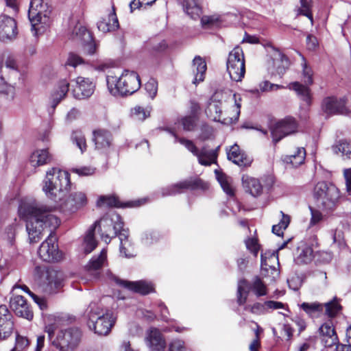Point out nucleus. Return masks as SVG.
I'll use <instances>...</instances> for the list:
<instances>
[{
    "label": "nucleus",
    "instance_id": "nucleus-60",
    "mask_svg": "<svg viewBox=\"0 0 351 351\" xmlns=\"http://www.w3.org/2000/svg\"><path fill=\"white\" fill-rule=\"evenodd\" d=\"M182 123L183 128L187 131H191L195 128V120L193 117L189 116L182 119Z\"/></svg>",
    "mask_w": 351,
    "mask_h": 351
},
{
    "label": "nucleus",
    "instance_id": "nucleus-61",
    "mask_svg": "<svg viewBox=\"0 0 351 351\" xmlns=\"http://www.w3.org/2000/svg\"><path fill=\"white\" fill-rule=\"evenodd\" d=\"M266 305L259 302L254 304L252 306H247L245 307V310H249L252 313L254 314H262L264 313L265 306Z\"/></svg>",
    "mask_w": 351,
    "mask_h": 351
},
{
    "label": "nucleus",
    "instance_id": "nucleus-47",
    "mask_svg": "<svg viewBox=\"0 0 351 351\" xmlns=\"http://www.w3.org/2000/svg\"><path fill=\"white\" fill-rule=\"evenodd\" d=\"M301 8L298 9V14L306 16L308 17L311 23L313 24V18L311 12L312 1L300 0Z\"/></svg>",
    "mask_w": 351,
    "mask_h": 351
},
{
    "label": "nucleus",
    "instance_id": "nucleus-56",
    "mask_svg": "<svg viewBox=\"0 0 351 351\" xmlns=\"http://www.w3.org/2000/svg\"><path fill=\"white\" fill-rule=\"evenodd\" d=\"M319 332L322 337H330L336 335L334 328L329 323L323 324L319 328Z\"/></svg>",
    "mask_w": 351,
    "mask_h": 351
},
{
    "label": "nucleus",
    "instance_id": "nucleus-41",
    "mask_svg": "<svg viewBox=\"0 0 351 351\" xmlns=\"http://www.w3.org/2000/svg\"><path fill=\"white\" fill-rule=\"evenodd\" d=\"M14 328V322L8 317H0V339H5L9 337Z\"/></svg>",
    "mask_w": 351,
    "mask_h": 351
},
{
    "label": "nucleus",
    "instance_id": "nucleus-50",
    "mask_svg": "<svg viewBox=\"0 0 351 351\" xmlns=\"http://www.w3.org/2000/svg\"><path fill=\"white\" fill-rule=\"evenodd\" d=\"M220 22V18L217 15L204 16L201 19V23L204 28L217 27Z\"/></svg>",
    "mask_w": 351,
    "mask_h": 351
},
{
    "label": "nucleus",
    "instance_id": "nucleus-4",
    "mask_svg": "<svg viewBox=\"0 0 351 351\" xmlns=\"http://www.w3.org/2000/svg\"><path fill=\"white\" fill-rule=\"evenodd\" d=\"M313 195L319 206L326 212L333 211L340 197L339 189L333 184L326 182L317 183Z\"/></svg>",
    "mask_w": 351,
    "mask_h": 351
},
{
    "label": "nucleus",
    "instance_id": "nucleus-39",
    "mask_svg": "<svg viewBox=\"0 0 351 351\" xmlns=\"http://www.w3.org/2000/svg\"><path fill=\"white\" fill-rule=\"evenodd\" d=\"M306 158V150L304 147H297L290 155L285 158V161L297 167L303 164Z\"/></svg>",
    "mask_w": 351,
    "mask_h": 351
},
{
    "label": "nucleus",
    "instance_id": "nucleus-59",
    "mask_svg": "<svg viewBox=\"0 0 351 351\" xmlns=\"http://www.w3.org/2000/svg\"><path fill=\"white\" fill-rule=\"evenodd\" d=\"M245 245L247 248L254 254V256H257L258 252L259 250V245L255 239H248L245 241Z\"/></svg>",
    "mask_w": 351,
    "mask_h": 351
},
{
    "label": "nucleus",
    "instance_id": "nucleus-23",
    "mask_svg": "<svg viewBox=\"0 0 351 351\" xmlns=\"http://www.w3.org/2000/svg\"><path fill=\"white\" fill-rule=\"evenodd\" d=\"M227 156L229 160L232 161L239 167H249L252 162V158L242 152L237 144L230 147L227 152Z\"/></svg>",
    "mask_w": 351,
    "mask_h": 351
},
{
    "label": "nucleus",
    "instance_id": "nucleus-18",
    "mask_svg": "<svg viewBox=\"0 0 351 351\" xmlns=\"http://www.w3.org/2000/svg\"><path fill=\"white\" fill-rule=\"evenodd\" d=\"M95 85L93 82L86 77H77L75 79V86L73 90L76 99H84L90 97L95 91Z\"/></svg>",
    "mask_w": 351,
    "mask_h": 351
},
{
    "label": "nucleus",
    "instance_id": "nucleus-64",
    "mask_svg": "<svg viewBox=\"0 0 351 351\" xmlns=\"http://www.w3.org/2000/svg\"><path fill=\"white\" fill-rule=\"evenodd\" d=\"M84 62L83 59L78 55L75 53H70L67 60V64L75 67Z\"/></svg>",
    "mask_w": 351,
    "mask_h": 351
},
{
    "label": "nucleus",
    "instance_id": "nucleus-36",
    "mask_svg": "<svg viewBox=\"0 0 351 351\" xmlns=\"http://www.w3.org/2000/svg\"><path fill=\"white\" fill-rule=\"evenodd\" d=\"M69 90V83L66 80H60L57 88L52 95V107L53 108L63 99Z\"/></svg>",
    "mask_w": 351,
    "mask_h": 351
},
{
    "label": "nucleus",
    "instance_id": "nucleus-9",
    "mask_svg": "<svg viewBox=\"0 0 351 351\" xmlns=\"http://www.w3.org/2000/svg\"><path fill=\"white\" fill-rule=\"evenodd\" d=\"M300 308L309 316L317 317L321 315H325L328 317H334L341 311V306L336 300H333L325 304L317 302H303Z\"/></svg>",
    "mask_w": 351,
    "mask_h": 351
},
{
    "label": "nucleus",
    "instance_id": "nucleus-22",
    "mask_svg": "<svg viewBox=\"0 0 351 351\" xmlns=\"http://www.w3.org/2000/svg\"><path fill=\"white\" fill-rule=\"evenodd\" d=\"M331 150L342 161L351 165V140L343 138L335 141L331 146Z\"/></svg>",
    "mask_w": 351,
    "mask_h": 351
},
{
    "label": "nucleus",
    "instance_id": "nucleus-10",
    "mask_svg": "<svg viewBox=\"0 0 351 351\" xmlns=\"http://www.w3.org/2000/svg\"><path fill=\"white\" fill-rule=\"evenodd\" d=\"M51 10L47 3L43 0H31L28 10V18L32 24V29L39 30L36 26L39 24H47L49 22Z\"/></svg>",
    "mask_w": 351,
    "mask_h": 351
},
{
    "label": "nucleus",
    "instance_id": "nucleus-54",
    "mask_svg": "<svg viewBox=\"0 0 351 351\" xmlns=\"http://www.w3.org/2000/svg\"><path fill=\"white\" fill-rule=\"evenodd\" d=\"M145 88L149 97L152 99H154L156 96L158 91L157 81L154 78L149 79V80L145 84Z\"/></svg>",
    "mask_w": 351,
    "mask_h": 351
},
{
    "label": "nucleus",
    "instance_id": "nucleus-7",
    "mask_svg": "<svg viewBox=\"0 0 351 351\" xmlns=\"http://www.w3.org/2000/svg\"><path fill=\"white\" fill-rule=\"evenodd\" d=\"M227 71L232 80L241 82L245 76V65L243 49L237 46L228 54Z\"/></svg>",
    "mask_w": 351,
    "mask_h": 351
},
{
    "label": "nucleus",
    "instance_id": "nucleus-8",
    "mask_svg": "<svg viewBox=\"0 0 351 351\" xmlns=\"http://www.w3.org/2000/svg\"><path fill=\"white\" fill-rule=\"evenodd\" d=\"M81 330L76 327L61 330L52 342L59 351H73L80 343Z\"/></svg>",
    "mask_w": 351,
    "mask_h": 351
},
{
    "label": "nucleus",
    "instance_id": "nucleus-34",
    "mask_svg": "<svg viewBox=\"0 0 351 351\" xmlns=\"http://www.w3.org/2000/svg\"><path fill=\"white\" fill-rule=\"evenodd\" d=\"M169 132L175 137V142H179L180 144L183 145L189 152H191L194 156L197 157L198 162L201 165H208V162H204L202 159V156L204 154V153H199L200 151L198 150L197 147L193 143V142L191 140H188L184 138H179L173 132L169 130Z\"/></svg>",
    "mask_w": 351,
    "mask_h": 351
},
{
    "label": "nucleus",
    "instance_id": "nucleus-46",
    "mask_svg": "<svg viewBox=\"0 0 351 351\" xmlns=\"http://www.w3.org/2000/svg\"><path fill=\"white\" fill-rule=\"evenodd\" d=\"M252 289L258 297L265 295L267 293L265 283L258 276L254 278L252 284Z\"/></svg>",
    "mask_w": 351,
    "mask_h": 351
},
{
    "label": "nucleus",
    "instance_id": "nucleus-20",
    "mask_svg": "<svg viewBox=\"0 0 351 351\" xmlns=\"http://www.w3.org/2000/svg\"><path fill=\"white\" fill-rule=\"evenodd\" d=\"M93 141L96 149L106 152L112 146L113 138L110 131L105 129H97L93 132Z\"/></svg>",
    "mask_w": 351,
    "mask_h": 351
},
{
    "label": "nucleus",
    "instance_id": "nucleus-21",
    "mask_svg": "<svg viewBox=\"0 0 351 351\" xmlns=\"http://www.w3.org/2000/svg\"><path fill=\"white\" fill-rule=\"evenodd\" d=\"M18 34L15 20L6 15L0 16V36L3 39L13 40Z\"/></svg>",
    "mask_w": 351,
    "mask_h": 351
},
{
    "label": "nucleus",
    "instance_id": "nucleus-26",
    "mask_svg": "<svg viewBox=\"0 0 351 351\" xmlns=\"http://www.w3.org/2000/svg\"><path fill=\"white\" fill-rule=\"evenodd\" d=\"M147 339L148 341V346L151 351L165 350L166 346L165 341L158 329H151Z\"/></svg>",
    "mask_w": 351,
    "mask_h": 351
},
{
    "label": "nucleus",
    "instance_id": "nucleus-48",
    "mask_svg": "<svg viewBox=\"0 0 351 351\" xmlns=\"http://www.w3.org/2000/svg\"><path fill=\"white\" fill-rule=\"evenodd\" d=\"M3 66L12 70H17V64L13 56L8 53L3 54L0 69H2Z\"/></svg>",
    "mask_w": 351,
    "mask_h": 351
},
{
    "label": "nucleus",
    "instance_id": "nucleus-38",
    "mask_svg": "<svg viewBox=\"0 0 351 351\" xmlns=\"http://www.w3.org/2000/svg\"><path fill=\"white\" fill-rule=\"evenodd\" d=\"M306 86L307 85H303L298 82H295L290 84L291 88L295 91L300 99L303 101L306 106H310L311 104V90Z\"/></svg>",
    "mask_w": 351,
    "mask_h": 351
},
{
    "label": "nucleus",
    "instance_id": "nucleus-51",
    "mask_svg": "<svg viewBox=\"0 0 351 351\" xmlns=\"http://www.w3.org/2000/svg\"><path fill=\"white\" fill-rule=\"evenodd\" d=\"M303 62L302 64V76H303V80L306 85H311L313 82V71L311 67H309L304 59V57H302Z\"/></svg>",
    "mask_w": 351,
    "mask_h": 351
},
{
    "label": "nucleus",
    "instance_id": "nucleus-31",
    "mask_svg": "<svg viewBox=\"0 0 351 351\" xmlns=\"http://www.w3.org/2000/svg\"><path fill=\"white\" fill-rule=\"evenodd\" d=\"M52 160V156L48 149H43L36 150L30 156L29 162L32 166L36 167L49 163Z\"/></svg>",
    "mask_w": 351,
    "mask_h": 351
},
{
    "label": "nucleus",
    "instance_id": "nucleus-1",
    "mask_svg": "<svg viewBox=\"0 0 351 351\" xmlns=\"http://www.w3.org/2000/svg\"><path fill=\"white\" fill-rule=\"evenodd\" d=\"M51 206L38 203H24L19 208V216L26 221V230L30 243H37L45 232L47 238L38 249L40 258L46 262H57L62 259V253L58 249L54 230L60 224L59 219L52 215Z\"/></svg>",
    "mask_w": 351,
    "mask_h": 351
},
{
    "label": "nucleus",
    "instance_id": "nucleus-29",
    "mask_svg": "<svg viewBox=\"0 0 351 351\" xmlns=\"http://www.w3.org/2000/svg\"><path fill=\"white\" fill-rule=\"evenodd\" d=\"M242 184L246 192L256 197L261 194L263 186L256 178L245 175L242 177Z\"/></svg>",
    "mask_w": 351,
    "mask_h": 351
},
{
    "label": "nucleus",
    "instance_id": "nucleus-55",
    "mask_svg": "<svg viewBox=\"0 0 351 351\" xmlns=\"http://www.w3.org/2000/svg\"><path fill=\"white\" fill-rule=\"evenodd\" d=\"M322 343L326 348H332L339 345V340L337 334L330 337H322Z\"/></svg>",
    "mask_w": 351,
    "mask_h": 351
},
{
    "label": "nucleus",
    "instance_id": "nucleus-33",
    "mask_svg": "<svg viewBox=\"0 0 351 351\" xmlns=\"http://www.w3.org/2000/svg\"><path fill=\"white\" fill-rule=\"evenodd\" d=\"M216 178L220 184L223 191L229 196L234 195V189L233 186V180L231 177L227 176L219 170L215 171Z\"/></svg>",
    "mask_w": 351,
    "mask_h": 351
},
{
    "label": "nucleus",
    "instance_id": "nucleus-43",
    "mask_svg": "<svg viewBox=\"0 0 351 351\" xmlns=\"http://www.w3.org/2000/svg\"><path fill=\"white\" fill-rule=\"evenodd\" d=\"M205 112L208 117L214 121H219L220 114L221 113V108L219 102L210 101L206 110Z\"/></svg>",
    "mask_w": 351,
    "mask_h": 351
},
{
    "label": "nucleus",
    "instance_id": "nucleus-19",
    "mask_svg": "<svg viewBox=\"0 0 351 351\" xmlns=\"http://www.w3.org/2000/svg\"><path fill=\"white\" fill-rule=\"evenodd\" d=\"M10 307L17 316L27 320L32 319L33 312L23 296L14 295L12 297L10 300Z\"/></svg>",
    "mask_w": 351,
    "mask_h": 351
},
{
    "label": "nucleus",
    "instance_id": "nucleus-35",
    "mask_svg": "<svg viewBox=\"0 0 351 351\" xmlns=\"http://www.w3.org/2000/svg\"><path fill=\"white\" fill-rule=\"evenodd\" d=\"M99 30L103 32L114 31L119 28V21L114 11L109 14L108 19H102L97 23Z\"/></svg>",
    "mask_w": 351,
    "mask_h": 351
},
{
    "label": "nucleus",
    "instance_id": "nucleus-27",
    "mask_svg": "<svg viewBox=\"0 0 351 351\" xmlns=\"http://www.w3.org/2000/svg\"><path fill=\"white\" fill-rule=\"evenodd\" d=\"M192 66L194 74V78L192 82L193 84L197 85L204 80L207 69L206 63L202 58L197 56L193 59Z\"/></svg>",
    "mask_w": 351,
    "mask_h": 351
},
{
    "label": "nucleus",
    "instance_id": "nucleus-16",
    "mask_svg": "<svg viewBox=\"0 0 351 351\" xmlns=\"http://www.w3.org/2000/svg\"><path fill=\"white\" fill-rule=\"evenodd\" d=\"M261 258L262 276L269 281V284L275 282L279 277L280 272L274 266L269 265L267 262V259L268 258L269 261L271 260H276L278 261V250L269 252L268 254L267 253L261 254Z\"/></svg>",
    "mask_w": 351,
    "mask_h": 351
},
{
    "label": "nucleus",
    "instance_id": "nucleus-45",
    "mask_svg": "<svg viewBox=\"0 0 351 351\" xmlns=\"http://www.w3.org/2000/svg\"><path fill=\"white\" fill-rule=\"evenodd\" d=\"M97 205L99 207L104 206L114 207L121 206L119 200L114 195H101L97 202Z\"/></svg>",
    "mask_w": 351,
    "mask_h": 351
},
{
    "label": "nucleus",
    "instance_id": "nucleus-30",
    "mask_svg": "<svg viewBox=\"0 0 351 351\" xmlns=\"http://www.w3.org/2000/svg\"><path fill=\"white\" fill-rule=\"evenodd\" d=\"M120 240V253L126 258L134 256V248L132 243L129 241L128 230L123 229L119 232L117 236Z\"/></svg>",
    "mask_w": 351,
    "mask_h": 351
},
{
    "label": "nucleus",
    "instance_id": "nucleus-15",
    "mask_svg": "<svg viewBox=\"0 0 351 351\" xmlns=\"http://www.w3.org/2000/svg\"><path fill=\"white\" fill-rule=\"evenodd\" d=\"M72 38L79 39L84 43V51L88 55H93L96 53L97 45L93 40L91 34L82 26L77 24L72 32Z\"/></svg>",
    "mask_w": 351,
    "mask_h": 351
},
{
    "label": "nucleus",
    "instance_id": "nucleus-3",
    "mask_svg": "<svg viewBox=\"0 0 351 351\" xmlns=\"http://www.w3.org/2000/svg\"><path fill=\"white\" fill-rule=\"evenodd\" d=\"M106 82L110 93L113 95H132L141 87L140 77L134 71H125L119 78L107 75Z\"/></svg>",
    "mask_w": 351,
    "mask_h": 351
},
{
    "label": "nucleus",
    "instance_id": "nucleus-57",
    "mask_svg": "<svg viewBox=\"0 0 351 351\" xmlns=\"http://www.w3.org/2000/svg\"><path fill=\"white\" fill-rule=\"evenodd\" d=\"M73 172L78 174L80 176H88L95 173V168L92 167H82L73 169Z\"/></svg>",
    "mask_w": 351,
    "mask_h": 351
},
{
    "label": "nucleus",
    "instance_id": "nucleus-49",
    "mask_svg": "<svg viewBox=\"0 0 351 351\" xmlns=\"http://www.w3.org/2000/svg\"><path fill=\"white\" fill-rule=\"evenodd\" d=\"M71 139L74 143L79 147L82 153L86 149V142L84 135L81 131H75L73 132Z\"/></svg>",
    "mask_w": 351,
    "mask_h": 351
},
{
    "label": "nucleus",
    "instance_id": "nucleus-14",
    "mask_svg": "<svg viewBox=\"0 0 351 351\" xmlns=\"http://www.w3.org/2000/svg\"><path fill=\"white\" fill-rule=\"evenodd\" d=\"M40 279L46 290L52 293L62 286L63 274L52 267H46L41 272Z\"/></svg>",
    "mask_w": 351,
    "mask_h": 351
},
{
    "label": "nucleus",
    "instance_id": "nucleus-12",
    "mask_svg": "<svg viewBox=\"0 0 351 351\" xmlns=\"http://www.w3.org/2000/svg\"><path fill=\"white\" fill-rule=\"evenodd\" d=\"M207 188V184L199 178H190L175 184L162 189V196L175 195L181 193L184 190H194L197 189H205Z\"/></svg>",
    "mask_w": 351,
    "mask_h": 351
},
{
    "label": "nucleus",
    "instance_id": "nucleus-52",
    "mask_svg": "<svg viewBox=\"0 0 351 351\" xmlns=\"http://www.w3.org/2000/svg\"><path fill=\"white\" fill-rule=\"evenodd\" d=\"M199 153H204L202 159L206 162H208V165H203L204 166H210L213 163L217 162V149L206 150L202 149Z\"/></svg>",
    "mask_w": 351,
    "mask_h": 351
},
{
    "label": "nucleus",
    "instance_id": "nucleus-13",
    "mask_svg": "<svg viewBox=\"0 0 351 351\" xmlns=\"http://www.w3.org/2000/svg\"><path fill=\"white\" fill-rule=\"evenodd\" d=\"M108 276L110 279L114 281L117 285L120 287L128 289V290L132 291L136 293H141L142 295L148 294L154 291L153 285L144 280L130 282L125 280L120 279L111 272L108 273Z\"/></svg>",
    "mask_w": 351,
    "mask_h": 351
},
{
    "label": "nucleus",
    "instance_id": "nucleus-11",
    "mask_svg": "<svg viewBox=\"0 0 351 351\" xmlns=\"http://www.w3.org/2000/svg\"><path fill=\"white\" fill-rule=\"evenodd\" d=\"M298 122L292 117H287L278 121L270 128L274 143H277L284 137L297 132Z\"/></svg>",
    "mask_w": 351,
    "mask_h": 351
},
{
    "label": "nucleus",
    "instance_id": "nucleus-25",
    "mask_svg": "<svg viewBox=\"0 0 351 351\" xmlns=\"http://www.w3.org/2000/svg\"><path fill=\"white\" fill-rule=\"evenodd\" d=\"M60 203L61 204H65L72 211H75L86 205L87 197L84 192L75 191L71 193L67 199L65 198L64 201Z\"/></svg>",
    "mask_w": 351,
    "mask_h": 351
},
{
    "label": "nucleus",
    "instance_id": "nucleus-42",
    "mask_svg": "<svg viewBox=\"0 0 351 351\" xmlns=\"http://www.w3.org/2000/svg\"><path fill=\"white\" fill-rule=\"evenodd\" d=\"M95 227H90L84 237V252L86 254L90 253L97 245V242L94 237Z\"/></svg>",
    "mask_w": 351,
    "mask_h": 351
},
{
    "label": "nucleus",
    "instance_id": "nucleus-40",
    "mask_svg": "<svg viewBox=\"0 0 351 351\" xmlns=\"http://www.w3.org/2000/svg\"><path fill=\"white\" fill-rule=\"evenodd\" d=\"M107 260V250L103 249L98 256H93L86 265L87 270L90 272L100 269Z\"/></svg>",
    "mask_w": 351,
    "mask_h": 351
},
{
    "label": "nucleus",
    "instance_id": "nucleus-37",
    "mask_svg": "<svg viewBox=\"0 0 351 351\" xmlns=\"http://www.w3.org/2000/svg\"><path fill=\"white\" fill-rule=\"evenodd\" d=\"M202 0H184L182 3L184 12L192 19H196L202 13Z\"/></svg>",
    "mask_w": 351,
    "mask_h": 351
},
{
    "label": "nucleus",
    "instance_id": "nucleus-53",
    "mask_svg": "<svg viewBox=\"0 0 351 351\" xmlns=\"http://www.w3.org/2000/svg\"><path fill=\"white\" fill-rule=\"evenodd\" d=\"M29 341L25 337L16 335L15 346L10 351H23L29 346Z\"/></svg>",
    "mask_w": 351,
    "mask_h": 351
},
{
    "label": "nucleus",
    "instance_id": "nucleus-2",
    "mask_svg": "<svg viewBox=\"0 0 351 351\" xmlns=\"http://www.w3.org/2000/svg\"><path fill=\"white\" fill-rule=\"evenodd\" d=\"M43 183L45 195L57 203L64 200L71 186L69 173L57 168L47 171Z\"/></svg>",
    "mask_w": 351,
    "mask_h": 351
},
{
    "label": "nucleus",
    "instance_id": "nucleus-17",
    "mask_svg": "<svg viewBox=\"0 0 351 351\" xmlns=\"http://www.w3.org/2000/svg\"><path fill=\"white\" fill-rule=\"evenodd\" d=\"M322 108L328 115L347 114L348 112L345 99L335 97L325 98L322 101Z\"/></svg>",
    "mask_w": 351,
    "mask_h": 351
},
{
    "label": "nucleus",
    "instance_id": "nucleus-24",
    "mask_svg": "<svg viewBox=\"0 0 351 351\" xmlns=\"http://www.w3.org/2000/svg\"><path fill=\"white\" fill-rule=\"evenodd\" d=\"M271 57L276 73L282 77L289 67L290 62L289 58L280 51L275 48H273V53Z\"/></svg>",
    "mask_w": 351,
    "mask_h": 351
},
{
    "label": "nucleus",
    "instance_id": "nucleus-32",
    "mask_svg": "<svg viewBox=\"0 0 351 351\" xmlns=\"http://www.w3.org/2000/svg\"><path fill=\"white\" fill-rule=\"evenodd\" d=\"M216 178L220 184L223 191L229 196L234 195V189L233 186V180L231 177L227 176L219 170L215 171Z\"/></svg>",
    "mask_w": 351,
    "mask_h": 351
},
{
    "label": "nucleus",
    "instance_id": "nucleus-62",
    "mask_svg": "<svg viewBox=\"0 0 351 351\" xmlns=\"http://www.w3.org/2000/svg\"><path fill=\"white\" fill-rule=\"evenodd\" d=\"M310 209H311V219L310 224L311 226H314V225L317 224L322 220L323 215L321 213V212L317 210L313 209L312 208H310Z\"/></svg>",
    "mask_w": 351,
    "mask_h": 351
},
{
    "label": "nucleus",
    "instance_id": "nucleus-44",
    "mask_svg": "<svg viewBox=\"0 0 351 351\" xmlns=\"http://www.w3.org/2000/svg\"><path fill=\"white\" fill-rule=\"evenodd\" d=\"M247 282L245 279H241L238 282L237 302L239 305L245 303L248 295Z\"/></svg>",
    "mask_w": 351,
    "mask_h": 351
},
{
    "label": "nucleus",
    "instance_id": "nucleus-6",
    "mask_svg": "<svg viewBox=\"0 0 351 351\" xmlns=\"http://www.w3.org/2000/svg\"><path fill=\"white\" fill-rule=\"evenodd\" d=\"M97 226L99 227L101 238L106 243H110L112 237L118 236L119 232L124 229L120 215L116 213L102 217L91 227H95V229Z\"/></svg>",
    "mask_w": 351,
    "mask_h": 351
},
{
    "label": "nucleus",
    "instance_id": "nucleus-58",
    "mask_svg": "<svg viewBox=\"0 0 351 351\" xmlns=\"http://www.w3.org/2000/svg\"><path fill=\"white\" fill-rule=\"evenodd\" d=\"M132 113L135 119L141 121L145 120L149 116V113L140 106H136Z\"/></svg>",
    "mask_w": 351,
    "mask_h": 351
},
{
    "label": "nucleus",
    "instance_id": "nucleus-63",
    "mask_svg": "<svg viewBox=\"0 0 351 351\" xmlns=\"http://www.w3.org/2000/svg\"><path fill=\"white\" fill-rule=\"evenodd\" d=\"M184 342L180 339L173 341L169 344V351H184Z\"/></svg>",
    "mask_w": 351,
    "mask_h": 351
},
{
    "label": "nucleus",
    "instance_id": "nucleus-5",
    "mask_svg": "<svg viewBox=\"0 0 351 351\" xmlns=\"http://www.w3.org/2000/svg\"><path fill=\"white\" fill-rule=\"evenodd\" d=\"M88 316V325L90 329L99 335H106L109 333L114 323L112 314H104L102 310L95 302H91L87 309Z\"/></svg>",
    "mask_w": 351,
    "mask_h": 351
},
{
    "label": "nucleus",
    "instance_id": "nucleus-28",
    "mask_svg": "<svg viewBox=\"0 0 351 351\" xmlns=\"http://www.w3.org/2000/svg\"><path fill=\"white\" fill-rule=\"evenodd\" d=\"M313 258V251L311 247L302 243L298 249L294 257V261L297 265L310 263Z\"/></svg>",
    "mask_w": 351,
    "mask_h": 351
}]
</instances>
